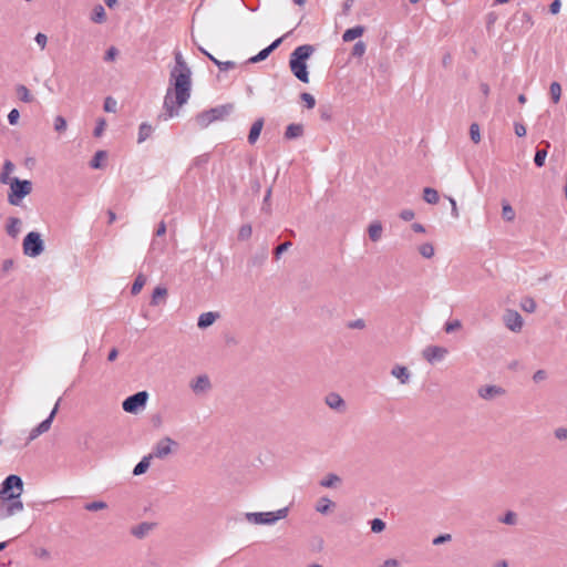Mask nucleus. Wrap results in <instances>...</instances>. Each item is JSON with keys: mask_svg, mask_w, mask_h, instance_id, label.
I'll return each mask as SVG.
<instances>
[{"mask_svg": "<svg viewBox=\"0 0 567 567\" xmlns=\"http://www.w3.org/2000/svg\"><path fill=\"white\" fill-rule=\"evenodd\" d=\"M174 60L163 102L166 120L178 115V109L188 102L192 93V70L181 51L174 53Z\"/></svg>", "mask_w": 567, "mask_h": 567, "instance_id": "nucleus-1", "label": "nucleus"}, {"mask_svg": "<svg viewBox=\"0 0 567 567\" xmlns=\"http://www.w3.org/2000/svg\"><path fill=\"white\" fill-rule=\"evenodd\" d=\"M23 492L22 478L11 474L0 485V520L23 509L20 496Z\"/></svg>", "mask_w": 567, "mask_h": 567, "instance_id": "nucleus-2", "label": "nucleus"}, {"mask_svg": "<svg viewBox=\"0 0 567 567\" xmlns=\"http://www.w3.org/2000/svg\"><path fill=\"white\" fill-rule=\"evenodd\" d=\"M315 52V47L311 44H302L297 47L289 56V68L291 73L302 83H309V71L307 60Z\"/></svg>", "mask_w": 567, "mask_h": 567, "instance_id": "nucleus-3", "label": "nucleus"}, {"mask_svg": "<svg viewBox=\"0 0 567 567\" xmlns=\"http://www.w3.org/2000/svg\"><path fill=\"white\" fill-rule=\"evenodd\" d=\"M234 109L233 104H224L216 107H212L207 111L200 112L196 115V122L200 127H207L210 123L223 120L231 113Z\"/></svg>", "mask_w": 567, "mask_h": 567, "instance_id": "nucleus-4", "label": "nucleus"}, {"mask_svg": "<svg viewBox=\"0 0 567 567\" xmlns=\"http://www.w3.org/2000/svg\"><path fill=\"white\" fill-rule=\"evenodd\" d=\"M288 515V507L275 512H254L247 513L246 518L249 523L256 525H272Z\"/></svg>", "mask_w": 567, "mask_h": 567, "instance_id": "nucleus-5", "label": "nucleus"}, {"mask_svg": "<svg viewBox=\"0 0 567 567\" xmlns=\"http://www.w3.org/2000/svg\"><path fill=\"white\" fill-rule=\"evenodd\" d=\"M9 185L10 193L8 195V202L14 206H18L32 190V183L30 181H21L17 177H13Z\"/></svg>", "mask_w": 567, "mask_h": 567, "instance_id": "nucleus-6", "label": "nucleus"}, {"mask_svg": "<svg viewBox=\"0 0 567 567\" xmlns=\"http://www.w3.org/2000/svg\"><path fill=\"white\" fill-rule=\"evenodd\" d=\"M147 400L148 393L146 391H138L127 396L123 401L122 408L127 413L136 414L140 410L146 406Z\"/></svg>", "mask_w": 567, "mask_h": 567, "instance_id": "nucleus-7", "label": "nucleus"}, {"mask_svg": "<svg viewBox=\"0 0 567 567\" xmlns=\"http://www.w3.org/2000/svg\"><path fill=\"white\" fill-rule=\"evenodd\" d=\"M284 38L280 37L272 41L268 47L260 50L256 55L250 56L245 64H255L266 60L282 42Z\"/></svg>", "mask_w": 567, "mask_h": 567, "instance_id": "nucleus-8", "label": "nucleus"}, {"mask_svg": "<svg viewBox=\"0 0 567 567\" xmlns=\"http://www.w3.org/2000/svg\"><path fill=\"white\" fill-rule=\"evenodd\" d=\"M175 444L176 442L173 441L171 437H164L155 444V446L153 447V452L150 453L148 455H153V458H164L168 454H171L172 446Z\"/></svg>", "mask_w": 567, "mask_h": 567, "instance_id": "nucleus-9", "label": "nucleus"}, {"mask_svg": "<svg viewBox=\"0 0 567 567\" xmlns=\"http://www.w3.org/2000/svg\"><path fill=\"white\" fill-rule=\"evenodd\" d=\"M504 323L513 332H518L523 328V318L515 310H507L504 315Z\"/></svg>", "mask_w": 567, "mask_h": 567, "instance_id": "nucleus-10", "label": "nucleus"}, {"mask_svg": "<svg viewBox=\"0 0 567 567\" xmlns=\"http://www.w3.org/2000/svg\"><path fill=\"white\" fill-rule=\"evenodd\" d=\"M446 353H447V350L445 348H442L439 346H430L423 350V357L430 363H433L435 361H441L445 357Z\"/></svg>", "mask_w": 567, "mask_h": 567, "instance_id": "nucleus-11", "label": "nucleus"}, {"mask_svg": "<svg viewBox=\"0 0 567 567\" xmlns=\"http://www.w3.org/2000/svg\"><path fill=\"white\" fill-rule=\"evenodd\" d=\"M324 401L326 404L332 410L343 411L346 409L344 400L340 396V394L336 392H330L329 394H327Z\"/></svg>", "mask_w": 567, "mask_h": 567, "instance_id": "nucleus-12", "label": "nucleus"}, {"mask_svg": "<svg viewBox=\"0 0 567 567\" xmlns=\"http://www.w3.org/2000/svg\"><path fill=\"white\" fill-rule=\"evenodd\" d=\"M264 123H265L264 118L259 117L250 126L249 134H248V143L250 145H254L257 142V140L259 138L261 130L264 127Z\"/></svg>", "mask_w": 567, "mask_h": 567, "instance_id": "nucleus-13", "label": "nucleus"}, {"mask_svg": "<svg viewBox=\"0 0 567 567\" xmlns=\"http://www.w3.org/2000/svg\"><path fill=\"white\" fill-rule=\"evenodd\" d=\"M23 252L29 257H35V230L27 234L23 240Z\"/></svg>", "mask_w": 567, "mask_h": 567, "instance_id": "nucleus-14", "label": "nucleus"}, {"mask_svg": "<svg viewBox=\"0 0 567 567\" xmlns=\"http://www.w3.org/2000/svg\"><path fill=\"white\" fill-rule=\"evenodd\" d=\"M505 390L497 385H486L478 390V394L482 399L489 400L495 395L504 394Z\"/></svg>", "mask_w": 567, "mask_h": 567, "instance_id": "nucleus-15", "label": "nucleus"}, {"mask_svg": "<svg viewBox=\"0 0 567 567\" xmlns=\"http://www.w3.org/2000/svg\"><path fill=\"white\" fill-rule=\"evenodd\" d=\"M364 31H365V28L361 24H358L353 28H349L343 32L342 40H343V42H351V41L362 37Z\"/></svg>", "mask_w": 567, "mask_h": 567, "instance_id": "nucleus-16", "label": "nucleus"}, {"mask_svg": "<svg viewBox=\"0 0 567 567\" xmlns=\"http://www.w3.org/2000/svg\"><path fill=\"white\" fill-rule=\"evenodd\" d=\"M218 317H219L218 312H213V311L204 312L198 317L197 326L200 329H206V328L210 327L216 321V319Z\"/></svg>", "mask_w": 567, "mask_h": 567, "instance_id": "nucleus-17", "label": "nucleus"}, {"mask_svg": "<svg viewBox=\"0 0 567 567\" xmlns=\"http://www.w3.org/2000/svg\"><path fill=\"white\" fill-rule=\"evenodd\" d=\"M59 402H60V400L56 401V403L54 404V406L51 410V412L48 415V417L38 424V435L47 432L50 429V426H51V424H52V422L54 420V416H55V414L58 412Z\"/></svg>", "mask_w": 567, "mask_h": 567, "instance_id": "nucleus-18", "label": "nucleus"}, {"mask_svg": "<svg viewBox=\"0 0 567 567\" xmlns=\"http://www.w3.org/2000/svg\"><path fill=\"white\" fill-rule=\"evenodd\" d=\"M303 135V125L300 123H291L286 127L285 138L295 140Z\"/></svg>", "mask_w": 567, "mask_h": 567, "instance_id": "nucleus-19", "label": "nucleus"}, {"mask_svg": "<svg viewBox=\"0 0 567 567\" xmlns=\"http://www.w3.org/2000/svg\"><path fill=\"white\" fill-rule=\"evenodd\" d=\"M391 374L400 380V383L405 384L410 380V372L404 365L393 367Z\"/></svg>", "mask_w": 567, "mask_h": 567, "instance_id": "nucleus-20", "label": "nucleus"}, {"mask_svg": "<svg viewBox=\"0 0 567 567\" xmlns=\"http://www.w3.org/2000/svg\"><path fill=\"white\" fill-rule=\"evenodd\" d=\"M14 171V165L11 161H6L0 173V183L1 184H11L13 177H10V174Z\"/></svg>", "mask_w": 567, "mask_h": 567, "instance_id": "nucleus-21", "label": "nucleus"}, {"mask_svg": "<svg viewBox=\"0 0 567 567\" xmlns=\"http://www.w3.org/2000/svg\"><path fill=\"white\" fill-rule=\"evenodd\" d=\"M152 458H153V455H145V456H143L142 460L134 466L133 475L134 476H140V475L146 473V471L150 467Z\"/></svg>", "mask_w": 567, "mask_h": 567, "instance_id": "nucleus-22", "label": "nucleus"}, {"mask_svg": "<svg viewBox=\"0 0 567 567\" xmlns=\"http://www.w3.org/2000/svg\"><path fill=\"white\" fill-rule=\"evenodd\" d=\"M167 296V289L163 286H157L153 290L152 298H151V305L152 306H158L161 301L165 302V298Z\"/></svg>", "mask_w": 567, "mask_h": 567, "instance_id": "nucleus-23", "label": "nucleus"}, {"mask_svg": "<svg viewBox=\"0 0 567 567\" xmlns=\"http://www.w3.org/2000/svg\"><path fill=\"white\" fill-rule=\"evenodd\" d=\"M21 230V220L17 217H10L7 225V234L16 238Z\"/></svg>", "mask_w": 567, "mask_h": 567, "instance_id": "nucleus-24", "label": "nucleus"}, {"mask_svg": "<svg viewBox=\"0 0 567 567\" xmlns=\"http://www.w3.org/2000/svg\"><path fill=\"white\" fill-rule=\"evenodd\" d=\"M210 388V381L207 375H199L195 380V382L192 384V389L195 392H204L207 391Z\"/></svg>", "mask_w": 567, "mask_h": 567, "instance_id": "nucleus-25", "label": "nucleus"}, {"mask_svg": "<svg viewBox=\"0 0 567 567\" xmlns=\"http://www.w3.org/2000/svg\"><path fill=\"white\" fill-rule=\"evenodd\" d=\"M545 148H537L534 156V164L536 167H543L547 157V148L550 146L549 142H545Z\"/></svg>", "mask_w": 567, "mask_h": 567, "instance_id": "nucleus-26", "label": "nucleus"}, {"mask_svg": "<svg viewBox=\"0 0 567 567\" xmlns=\"http://www.w3.org/2000/svg\"><path fill=\"white\" fill-rule=\"evenodd\" d=\"M153 133V127L147 122H143L138 127L137 143L145 142Z\"/></svg>", "mask_w": 567, "mask_h": 567, "instance_id": "nucleus-27", "label": "nucleus"}, {"mask_svg": "<svg viewBox=\"0 0 567 567\" xmlns=\"http://www.w3.org/2000/svg\"><path fill=\"white\" fill-rule=\"evenodd\" d=\"M91 20L94 23H103L106 20V13L105 9L102 4L94 6L92 13H91Z\"/></svg>", "mask_w": 567, "mask_h": 567, "instance_id": "nucleus-28", "label": "nucleus"}, {"mask_svg": "<svg viewBox=\"0 0 567 567\" xmlns=\"http://www.w3.org/2000/svg\"><path fill=\"white\" fill-rule=\"evenodd\" d=\"M153 527V524L143 522L132 528V535L137 538H143Z\"/></svg>", "mask_w": 567, "mask_h": 567, "instance_id": "nucleus-29", "label": "nucleus"}, {"mask_svg": "<svg viewBox=\"0 0 567 567\" xmlns=\"http://www.w3.org/2000/svg\"><path fill=\"white\" fill-rule=\"evenodd\" d=\"M423 199L427 204L435 205L439 202L440 196H439V193L436 189H434L432 187H425L423 189Z\"/></svg>", "mask_w": 567, "mask_h": 567, "instance_id": "nucleus-30", "label": "nucleus"}, {"mask_svg": "<svg viewBox=\"0 0 567 567\" xmlns=\"http://www.w3.org/2000/svg\"><path fill=\"white\" fill-rule=\"evenodd\" d=\"M502 218L505 221H513L515 219V210L506 200H503L502 203Z\"/></svg>", "mask_w": 567, "mask_h": 567, "instance_id": "nucleus-31", "label": "nucleus"}, {"mask_svg": "<svg viewBox=\"0 0 567 567\" xmlns=\"http://www.w3.org/2000/svg\"><path fill=\"white\" fill-rule=\"evenodd\" d=\"M107 156L106 151H97L92 159L90 161V167L93 169H99L102 167V161L105 159Z\"/></svg>", "mask_w": 567, "mask_h": 567, "instance_id": "nucleus-32", "label": "nucleus"}, {"mask_svg": "<svg viewBox=\"0 0 567 567\" xmlns=\"http://www.w3.org/2000/svg\"><path fill=\"white\" fill-rule=\"evenodd\" d=\"M332 506H333V502L330 498L324 496L318 501L316 511L321 514H327Z\"/></svg>", "mask_w": 567, "mask_h": 567, "instance_id": "nucleus-33", "label": "nucleus"}, {"mask_svg": "<svg viewBox=\"0 0 567 567\" xmlns=\"http://www.w3.org/2000/svg\"><path fill=\"white\" fill-rule=\"evenodd\" d=\"M382 226L380 223H373L369 226V237L372 241H378L381 238Z\"/></svg>", "mask_w": 567, "mask_h": 567, "instance_id": "nucleus-34", "label": "nucleus"}, {"mask_svg": "<svg viewBox=\"0 0 567 567\" xmlns=\"http://www.w3.org/2000/svg\"><path fill=\"white\" fill-rule=\"evenodd\" d=\"M520 308L525 312L533 313L536 310L537 305H536V301L532 297H525L520 301Z\"/></svg>", "mask_w": 567, "mask_h": 567, "instance_id": "nucleus-35", "label": "nucleus"}, {"mask_svg": "<svg viewBox=\"0 0 567 567\" xmlns=\"http://www.w3.org/2000/svg\"><path fill=\"white\" fill-rule=\"evenodd\" d=\"M550 97L554 103H558L561 96V86L558 82H553L549 86Z\"/></svg>", "mask_w": 567, "mask_h": 567, "instance_id": "nucleus-36", "label": "nucleus"}, {"mask_svg": "<svg viewBox=\"0 0 567 567\" xmlns=\"http://www.w3.org/2000/svg\"><path fill=\"white\" fill-rule=\"evenodd\" d=\"M145 281H146L145 277L142 274H140L135 278V280H134L133 285H132L131 293L133 296L137 295L142 290L143 286L145 285Z\"/></svg>", "mask_w": 567, "mask_h": 567, "instance_id": "nucleus-37", "label": "nucleus"}, {"mask_svg": "<svg viewBox=\"0 0 567 567\" xmlns=\"http://www.w3.org/2000/svg\"><path fill=\"white\" fill-rule=\"evenodd\" d=\"M340 481L341 478L337 474H329L320 482V485L330 488L333 487Z\"/></svg>", "mask_w": 567, "mask_h": 567, "instance_id": "nucleus-38", "label": "nucleus"}, {"mask_svg": "<svg viewBox=\"0 0 567 567\" xmlns=\"http://www.w3.org/2000/svg\"><path fill=\"white\" fill-rule=\"evenodd\" d=\"M365 50H367V44L360 40L354 43L352 51H351V55L355 56V58H361L365 53Z\"/></svg>", "mask_w": 567, "mask_h": 567, "instance_id": "nucleus-39", "label": "nucleus"}, {"mask_svg": "<svg viewBox=\"0 0 567 567\" xmlns=\"http://www.w3.org/2000/svg\"><path fill=\"white\" fill-rule=\"evenodd\" d=\"M106 507H107V504L103 501H94L91 503H86L84 505V508L89 512H96V511L104 509Z\"/></svg>", "mask_w": 567, "mask_h": 567, "instance_id": "nucleus-40", "label": "nucleus"}, {"mask_svg": "<svg viewBox=\"0 0 567 567\" xmlns=\"http://www.w3.org/2000/svg\"><path fill=\"white\" fill-rule=\"evenodd\" d=\"M419 251L424 258H431L434 255V247L430 243H425L420 246Z\"/></svg>", "mask_w": 567, "mask_h": 567, "instance_id": "nucleus-41", "label": "nucleus"}, {"mask_svg": "<svg viewBox=\"0 0 567 567\" xmlns=\"http://www.w3.org/2000/svg\"><path fill=\"white\" fill-rule=\"evenodd\" d=\"M301 101L305 103V106L307 109H313L316 105V99L312 94L308 92H303L300 94Z\"/></svg>", "mask_w": 567, "mask_h": 567, "instance_id": "nucleus-42", "label": "nucleus"}, {"mask_svg": "<svg viewBox=\"0 0 567 567\" xmlns=\"http://www.w3.org/2000/svg\"><path fill=\"white\" fill-rule=\"evenodd\" d=\"M214 64L219 69V71L224 72L236 66V63L234 61H220L218 59L214 60Z\"/></svg>", "mask_w": 567, "mask_h": 567, "instance_id": "nucleus-43", "label": "nucleus"}, {"mask_svg": "<svg viewBox=\"0 0 567 567\" xmlns=\"http://www.w3.org/2000/svg\"><path fill=\"white\" fill-rule=\"evenodd\" d=\"M251 233H252L251 226L249 224H245L239 228L238 238L240 240H246L251 236Z\"/></svg>", "mask_w": 567, "mask_h": 567, "instance_id": "nucleus-44", "label": "nucleus"}, {"mask_svg": "<svg viewBox=\"0 0 567 567\" xmlns=\"http://www.w3.org/2000/svg\"><path fill=\"white\" fill-rule=\"evenodd\" d=\"M370 524L373 533L378 534L385 529V523L381 518H373Z\"/></svg>", "mask_w": 567, "mask_h": 567, "instance_id": "nucleus-45", "label": "nucleus"}, {"mask_svg": "<svg viewBox=\"0 0 567 567\" xmlns=\"http://www.w3.org/2000/svg\"><path fill=\"white\" fill-rule=\"evenodd\" d=\"M291 243L290 241H284L281 243L280 245H278L276 248H275V251H274V255H275V258L278 260L280 259L281 255L287 251L290 247H291Z\"/></svg>", "mask_w": 567, "mask_h": 567, "instance_id": "nucleus-46", "label": "nucleus"}, {"mask_svg": "<svg viewBox=\"0 0 567 567\" xmlns=\"http://www.w3.org/2000/svg\"><path fill=\"white\" fill-rule=\"evenodd\" d=\"M470 136H471V140L476 144L481 141L480 126L477 123L471 124Z\"/></svg>", "mask_w": 567, "mask_h": 567, "instance_id": "nucleus-47", "label": "nucleus"}, {"mask_svg": "<svg viewBox=\"0 0 567 567\" xmlns=\"http://www.w3.org/2000/svg\"><path fill=\"white\" fill-rule=\"evenodd\" d=\"M118 55V50L116 47L112 45L106 51H105V54H104V61L105 62H113L116 56Z\"/></svg>", "mask_w": 567, "mask_h": 567, "instance_id": "nucleus-48", "label": "nucleus"}, {"mask_svg": "<svg viewBox=\"0 0 567 567\" xmlns=\"http://www.w3.org/2000/svg\"><path fill=\"white\" fill-rule=\"evenodd\" d=\"M116 101L112 97V96H107L105 100H104V111L105 112H110V113H114L116 112Z\"/></svg>", "mask_w": 567, "mask_h": 567, "instance_id": "nucleus-49", "label": "nucleus"}, {"mask_svg": "<svg viewBox=\"0 0 567 567\" xmlns=\"http://www.w3.org/2000/svg\"><path fill=\"white\" fill-rule=\"evenodd\" d=\"M499 522L506 525H514L516 524V514L512 511H508L503 517L499 518Z\"/></svg>", "mask_w": 567, "mask_h": 567, "instance_id": "nucleus-50", "label": "nucleus"}, {"mask_svg": "<svg viewBox=\"0 0 567 567\" xmlns=\"http://www.w3.org/2000/svg\"><path fill=\"white\" fill-rule=\"evenodd\" d=\"M105 125H106V121L103 117L99 118L96 121V125L94 127L93 135L95 137H100L104 132Z\"/></svg>", "mask_w": 567, "mask_h": 567, "instance_id": "nucleus-51", "label": "nucleus"}, {"mask_svg": "<svg viewBox=\"0 0 567 567\" xmlns=\"http://www.w3.org/2000/svg\"><path fill=\"white\" fill-rule=\"evenodd\" d=\"M66 128V120L62 115H58L54 118V130L56 132L65 131Z\"/></svg>", "mask_w": 567, "mask_h": 567, "instance_id": "nucleus-52", "label": "nucleus"}, {"mask_svg": "<svg viewBox=\"0 0 567 567\" xmlns=\"http://www.w3.org/2000/svg\"><path fill=\"white\" fill-rule=\"evenodd\" d=\"M461 321L455 319V320H452V321H447L444 326V330L447 332V333H451L457 329L461 328Z\"/></svg>", "mask_w": 567, "mask_h": 567, "instance_id": "nucleus-53", "label": "nucleus"}, {"mask_svg": "<svg viewBox=\"0 0 567 567\" xmlns=\"http://www.w3.org/2000/svg\"><path fill=\"white\" fill-rule=\"evenodd\" d=\"M18 95L22 101H30V92L24 85H19L17 89Z\"/></svg>", "mask_w": 567, "mask_h": 567, "instance_id": "nucleus-54", "label": "nucleus"}, {"mask_svg": "<svg viewBox=\"0 0 567 567\" xmlns=\"http://www.w3.org/2000/svg\"><path fill=\"white\" fill-rule=\"evenodd\" d=\"M347 327L350 329H363L365 327V322L363 319H357L349 321Z\"/></svg>", "mask_w": 567, "mask_h": 567, "instance_id": "nucleus-55", "label": "nucleus"}, {"mask_svg": "<svg viewBox=\"0 0 567 567\" xmlns=\"http://www.w3.org/2000/svg\"><path fill=\"white\" fill-rule=\"evenodd\" d=\"M547 378V372L545 370H537L534 374H533V381L536 382V383H539L542 381H544L545 379Z\"/></svg>", "mask_w": 567, "mask_h": 567, "instance_id": "nucleus-56", "label": "nucleus"}, {"mask_svg": "<svg viewBox=\"0 0 567 567\" xmlns=\"http://www.w3.org/2000/svg\"><path fill=\"white\" fill-rule=\"evenodd\" d=\"M19 117H20V114L17 109L11 110L10 113L8 114V121L11 125H16L19 121Z\"/></svg>", "mask_w": 567, "mask_h": 567, "instance_id": "nucleus-57", "label": "nucleus"}, {"mask_svg": "<svg viewBox=\"0 0 567 567\" xmlns=\"http://www.w3.org/2000/svg\"><path fill=\"white\" fill-rule=\"evenodd\" d=\"M554 434L557 440H560V441L567 440V429L566 427H557L555 430Z\"/></svg>", "mask_w": 567, "mask_h": 567, "instance_id": "nucleus-58", "label": "nucleus"}, {"mask_svg": "<svg viewBox=\"0 0 567 567\" xmlns=\"http://www.w3.org/2000/svg\"><path fill=\"white\" fill-rule=\"evenodd\" d=\"M415 214L412 209H403L401 213H400V217L404 220V221H410L414 218Z\"/></svg>", "mask_w": 567, "mask_h": 567, "instance_id": "nucleus-59", "label": "nucleus"}, {"mask_svg": "<svg viewBox=\"0 0 567 567\" xmlns=\"http://www.w3.org/2000/svg\"><path fill=\"white\" fill-rule=\"evenodd\" d=\"M514 130H515V134L518 136V137H523L526 135V127L524 124L522 123H518L516 122L514 124Z\"/></svg>", "mask_w": 567, "mask_h": 567, "instance_id": "nucleus-60", "label": "nucleus"}, {"mask_svg": "<svg viewBox=\"0 0 567 567\" xmlns=\"http://www.w3.org/2000/svg\"><path fill=\"white\" fill-rule=\"evenodd\" d=\"M451 539L450 534H441L433 539V545H441Z\"/></svg>", "mask_w": 567, "mask_h": 567, "instance_id": "nucleus-61", "label": "nucleus"}, {"mask_svg": "<svg viewBox=\"0 0 567 567\" xmlns=\"http://www.w3.org/2000/svg\"><path fill=\"white\" fill-rule=\"evenodd\" d=\"M208 159H209L208 155L207 154H203V155L197 156L194 159L193 164L195 166H203V165H206L208 163Z\"/></svg>", "mask_w": 567, "mask_h": 567, "instance_id": "nucleus-62", "label": "nucleus"}, {"mask_svg": "<svg viewBox=\"0 0 567 567\" xmlns=\"http://www.w3.org/2000/svg\"><path fill=\"white\" fill-rule=\"evenodd\" d=\"M560 8H561V1L560 0H554L549 4V12L551 14H557L560 11Z\"/></svg>", "mask_w": 567, "mask_h": 567, "instance_id": "nucleus-63", "label": "nucleus"}, {"mask_svg": "<svg viewBox=\"0 0 567 567\" xmlns=\"http://www.w3.org/2000/svg\"><path fill=\"white\" fill-rule=\"evenodd\" d=\"M13 266H14L13 259H6V260H3L2 267H1L2 268V272H4V274L9 272L13 268Z\"/></svg>", "mask_w": 567, "mask_h": 567, "instance_id": "nucleus-64", "label": "nucleus"}]
</instances>
